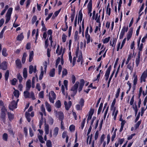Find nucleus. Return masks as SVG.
Masks as SVG:
<instances>
[{"label":"nucleus","instance_id":"obj_1","mask_svg":"<svg viewBox=\"0 0 147 147\" xmlns=\"http://www.w3.org/2000/svg\"><path fill=\"white\" fill-rule=\"evenodd\" d=\"M29 90H26L24 92V96L25 98H32L33 100L35 99L34 95L33 92L30 93L28 92Z\"/></svg>","mask_w":147,"mask_h":147},{"label":"nucleus","instance_id":"obj_2","mask_svg":"<svg viewBox=\"0 0 147 147\" xmlns=\"http://www.w3.org/2000/svg\"><path fill=\"white\" fill-rule=\"evenodd\" d=\"M79 82L77 81L74 86L71 88V90L73 91V93L71 95V96H74L76 94Z\"/></svg>","mask_w":147,"mask_h":147},{"label":"nucleus","instance_id":"obj_3","mask_svg":"<svg viewBox=\"0 0 147 147\" xmlns=\"http://www.w3.org/2000/svg\"><path fill=\"white\" fill-rule=\"evenodd\" d=\"M13 9L12 8H9L7 13L6 15V20L5 23H7L9 21L10 19V17L12 12V11Z\"/></svg>","mask_w":147,"mask_h":147},{"label":"nucleus","instance_id":"obj_4","mask_svg":"<svg viewBox=\"0 0 147 147\" xmlns=\"http://www.w3.org/2000/svg\"><path fill=\"white\" fill-rule=\"evenodd\" d=\"M1 118H2L3 120H5L6 116L5 112H7V110L5 106H3L1 108Z\"/></svg>","mask_w":147,"mask_h":147},{"label":"nucleus","instance_id":"obj_5","mask_svg":"<svg viewBox=\"0 0 147 147\" xmlns=\"http://www.w3.org/2000/svg\"><path fill=\"white\" fill-rule=\"evenodd\" d=\"M17 102H16L15 100H13L9 104V109L13 111L15 109L17 108Z\"/></svg>","mask_w":147,"mask_h":147},{"label":"nucleus","instance_id":"obj_6","mask_svg":"<svg viewBox=\"0 0 147 147\" xmlns=\"http://www.w3.org/2000/svg\"><path fill=\"white\" fill-rule=\"evenodd\" d=\"M147 76V68L146 70L144 71L142 73L140 78V82L142 83L143 81L144 82H146V78Z\"/></svg>","mask_w":147,"mask_h":147},{"label":"nucleus","instance_id":"obj_7","mask_svg":"<svg viewBox=\"0 0 147 147\" xmlns=\"http://www.w3.org/2000/svg\"><path fill=\"white\" fill-rule=\"evenodd\" d=\"M7 62L4 61L0 64V69H1L3 70H6L7 68Z\"/></svg>","mask_w":147,"mask_h":147},{"label":"nucleus","instance_id":"obj_8","mask_svg":"<svg viewBox=\"0 0 147 147\" xmlns=\"http://www.w3.org/2000/svg\"><path fill=\"white\" fill-rule=\"evenodd\" d=\"M80 83L78 88V91L80 92L82 90V88L84 84V79H82L80 80Z\"/></svg>","mask_w":147,"mask_h":147},{"label":"nucleus","instance_id":"obj_9","mask_svg":"<svg viewBox=\"0 0 147 147\" xmlns=\"http://www.w3.org/2000/svg\"><path fill=\"white\" fill-rule=\"evenodd\" d=\"M72 103L71 101H69L67 103L66 101H65L64 104L66 110H68L71 105Z\"/></svg>","mask_w":147,"mask_h":147},{"label":"nucleus","instance_id":"obj_10","mask_svg":"<svg viewBox=\"0 0 147 147\" xmlns=\"http://www.w3.org/2000/svg\"><path fill=\"white\" fill-rule=\"evenodd\" d=\"M133 28H131L130 29L127 34V39L128 40L131 37L133 33Z\"/></svg>","mask_w":147,"mask_h":147},{"label":"nucleus","instance_id":"obj_11","mask_svg":"<svg viewBox=\"0 0 147 147\" xmlns=\"http://www.w3.org/2000/svg\"><path fill=\"white\" fill-rule=\"evenodd\" d=\"M31 80H28L26 82V90H30L31 87Z\"/></svg>","mask_w":147,"mask_h":147},{"label":"nucleus","instance_id":"obj_12","mask_svg":"<svg viewBox=\"0 0 147 147\" xmlns=\"http://www.w3.org/2000/svg\"><path fill=\"white\" fill-rule=\"evenodd\" d=\"M45 133L46 135L48 134L49 133V126L48 124H46V120L45 121Z\"/></svg>","mask_w":147,"mask_h":147},{"label":"nucleus","instance_id":"obj_13","mask_svg":"<svg viewBox=\"0 0 147 147\" xmlns=\"http://www.w3.org/2000/svg\"><path fill=\"white\" fill-rule=\"evenodd\" d=\"M16 63L17 68L20 69L22 67V64L19 59H17L16 61Z\"/></svg>","mask_w":147,"mask_h":147},{"label":"nucleus","instance_id":"obj_14","mask_svg":"<svg viewBox=\"0 0 147 147\" xmlns=\"http://www.w3.org/2000/svg\"><path fill=\"white\" fill-rule=\"evenodd\" d=\"M57 115L58 116L59 119L61 121H62L64 118L63 113L61 112H59L57 113Z\"/></svg>","mask_w":147,"mask_h":147},{"label":"nucleus","instance_id":"obj_15","mask_svg":"<svg viewBox=\"0 0 147 147\" xmlns=\"http://www.w3.org/2000/svg\"><path fill=\"white\" fill-rule=\"evenodd\" d=\"M111 65H110L109 67L108 68V69H107V70L106 71V73H105V76L109 77V74H110V71H111Z\"/></svg>","mask_w":147,"mask_h":147},{"label":"nucleus","instance_id":"obj_16","mask_svg":"<svg viewBox=\"0 0 147 147\" xmlns=\"http://www.w3.org/2000/svg\"><path fill=\"white\" fill-rule=\"evenodd\" d=\"M45 104L46 108L47 109V111L49 112H50L51 110V105L47 102H45Z\"/></svg>","mask_w":147,"mask_h":147},{"label":"nucleus","instance_id":"obj_17","mask_svg":"<svg viewBox=\"0 0 147 147\" xmlns=\"http://www.w3.org/2000/svg\"><path fill=\"white\" fill-rule=\"evenodd\" d=\"M34 56V53L33 51H31L29 54V61L30 62H31L33 59Z\"/></svg>","mask_w":147,"mask_h":147},{"label":"nucleus","instance_id":"obj_18","mask_svg":"<svg viewBox=\"0 0 147 147\" xmlns=\"http://www.w3.org/2000/svg\"><path fill=\"white\" fill-rule=\"evenodd\" d=\"M24 38V36L23 35V33H21L20 35H18L17 37V40L19 41H21Z\"/></svg>","mask_w":147,"mask_h":147},{"label":"nucleus","instance_id":"obj_19","mask_svg":"<svg viewBox=\"0 0 147 147\" xmlns=\"http://www.w3.org/2000/svg\"><path fill=\"white\" fill-rule=\"evenodd\" d=\"M133 77L134 78L133 81V85H136L137 84L138 81L137 76L136 75V74H134L133 76Z\"/></svg>","mask_w":147,"mask_h":147},{"label":"nucleus","instance_id":"obj_20","mask_svg":"<svg viewBox=\"0 0 147 147\" xmlns=\"http://www.w3.org/2000/svg\"><path fill=\"white\" fill-rule=\"evenodd\" d=\"M55 69L54 68H53L51 70L49 73V75L51 77H53L55 76Z\"/></svg>","mask_w":147,"mask_h":147},{"label":"nucleus","instance_id":"obj_21","mask_svg":"<svg viewBox=\"0 0 147 147\" xmlns=\"http://www.w3.org/2000/svg\"><path fill=\"white\" fill-rule=\"evenodd\" d=\"M30 113L28 112H26L25 113V116L26 118L27 119V121L28 122H30L31 120V119L30 117Z\"/></svg>","mask_w":147,"mask_h":147},{"label":"nucleus","instance_id":"obj_22","mask_svg":"<svg viewBox=\"0 0 147 147\" xmlns=\"http://www.w3.org/2000/svg\"><path fill=\"white\" fill-rule=\"evenodd\" d=\"M9 72L8 70L6 71L5 74V80L6 81L8 80V78L9 76Z\"/></svg>","mask_w":147,"mask_h":147},{"label":"nucleus","instance_id":"obj_23","mask_svg":"<svg viewBox=\"0 0 147 147\" xmlns=\"http://www.w3.org/2000/svg\"><path fill=\"white\" fill-rule=\"evenodd\" d=\"M26 56V53L25 52L24 53L22 56V62L23 63H25Z\"/></svg>","mask_w":147,"mask_h":147},{"label":"nucleus","instance_id":"obj_24","mask_svg":"<svg viewBox=\"0 0 147 147\" xmlns=\"http://www.w3.org/2000/svg\"><path fill=\"white\" fill-rule=\"evenodd\" d=\"M2 54L4 57H6L8 54L7 53V50L5 48H3L2 51Z\"/></svg>","mask_w":147,"mask_h":147},{"label":"nucleus","instance_id":"obj_25","mask_svg":"<svg viewBox=\"0 0 147 147\" xmlns=\"http://www.w3.org/2000/svg\"><path fill=\"white\" fill-rule=\"evenodd\" d=\"M78 32L77 31H76L75 33L74 39V41H76L79 39V36H78Z\"/></svg>","mask_w":147,"mask_h":147},{"label":"nucleus","instance_id":"obj_26","mask_svg":"<svg viewBox=\"0 0 147 147\" xmlns=\"http://www.w3.org/2000/svg\"><path fill=\"white\" fill-rule=\"evenodd\" d=\"M23 75L24 77L26 78L27 76V70L26 68H24L23 69Z\"/></svg>","mask_w":147,"mask_h":147},{"label":"nucleus","instance_id":"obj_27","mask_svg":"<svg viewBox=\"0 0 147 147\" xmlns=\"http://www.w3.org/2000/svg\"><path fill=\"white\" fill-rule=\"evenodd\" d=\"M59 45H58L57 47V49L56 50V53L58 54L59 55H61V53H62V49H63L62 47H61V48L60 50L59 51V53H58V51L59 50Z\"/></svg>","mask_w":147,"mask_h":147},{"label":"nucleus","instance_id":"obj_28","mask_svg":"<svg viewBox=\"0 0 147 147\" xmlns=\"http://www.w3.org/2000/svg\"><path fill=\"white\" fill-rule=\"evenodd\" d=\"M8 117L9 120L10 121L12 120L14 118V115L13 114L10 113H8Z\"/></svg>","mask_w":147,"mask_h":147},{"label":"nucleus","instance_id":"obj_29","mask_svg":"<svg viewBox=\"0 0 147 147\" xmlns=\"http://www.w3.org/2000/svg\"><path fill=\"white\" fill-rule=\"evenodd\" d=\"M13 94L14 96L17 98H18L19 97V92L18 90H15L13 92Z\"/></svg>","mask_w":147,"mask_h":147},{"label":"nucleus","instance_id":"obj_30","mask_svg":"<svg viewBox=\"0 0 147 147\" xmlns=\"http://www.w3.org/2000/svg\"><path fill=\"white\" fill-rule=\"evenodd\" d=\"M133 108L134 110L135 114V115L136 116L138 111V109L137 108V105L136 104H135V106H134V105L133 106Z\"/></svg>","mask_w":147,"mask_h":147},{"label":"nucleus","instance_id":"obj_31","mask_svg":"<svg viewBox=\"0 0 147 147\" xmlns=\"http://www.w3.org/2000/svg\"><path fill=\"white\" fill-rule=\"evenodd\" d=\"M80 55L78 56V59L77 60V61L78 62H79L80 61H81L82 58V54L81 51L80 52Z\"/></svg>","mask_w":147,"mask_h":147},{"label":"nucleus","instance_id":"obj_32","mask_svg":"<svg viewBox=\"0 0 147 147\" xmlns=\"http://www.w3.org/2000/svg\"><path fill=\"white\" fill-rule=\"evenodd\" d=\"M59 130V128L57 127H56L55 128L54 130V132L53 135L54 136H56L58 134Z\"/></svg>","mask_w":147,"mask_h":147},{"label":"nucleus","instance_id":"obj_33","mask_svg":"<svg viewBox=\"0 0 147 147\" xmlns=\"http://www.w3.org/2000/svg\"><path fill=\"white\" fill-rule=\"evenodd\" d=\"M8 135L6 133H4L3 135V139L5 141H7V140Z\"/></svg>","mask_w":147,"mask_h":147},{"label":"nucleus","instance_id":"obj_34","mask_svg":"<svg viewBox=\"0 0 147 147\" xmlns=\"http://www.w3.org/2000/svg\"><path fill=\"white\" fill-rule=\"evenodd\" d=\"M86 39H87L86 42L87 44L89 43L90 41V36L89 34L85 35Z\"/></svg>","mask_w":147,"mask_h":147},{"label":"nucleus","instance_id":"obj_35","mask_svg":"<svg viewBox=\"0 0 147 147\" xmlns=\"http://www.w3.org/2000/svg\"><path fill=\"white\" fill-rule=\"evenodd\" d=\"M34 69V68L33 66L32 65H30L29 66V73L30 74H31L33 72V70Z\"/></svg>","mask_w":147,"mask_h":147},{"label":"nucleus","instance_id":"obj_36","mask_svg":"<svg viewBox=\"0 0 147 147\" xmlns=\"http://www.w3.org/2000/svg\"><path fill=\"white\" fill-rule=\"evenodd\" d=\"M46 145L47 147H52L51 141L49 140H48L46 142Z\"/></svg>","mask_w":147,"mask_h":147},{"label":"nucleus","instance_id":"obj_37","mask_svg":"<svg viewBox=\"0 0 147 147\" xmlns=\"http://www.w3.org/2000/svg\"><path fill=\"white\" fill-rule=\"evenodd\" d=\"M56 106L57 108H59L61 106V103L60 101L58 100L56 102Z\"/></svg>","mask_w":147,"mask_h":147},{"label":"nucleus","instance_id":"obj_38","mask_svg":"<svg viewBox=\"0 0 147 147\" xmlns=\"http://www.w3.org/2000/svg\"><path fill=\"white\" fill-rule=\"evenodd\" d=\"M17 77L18 79L19 80V82L21 83L22 80V78L20 74H18L17 75Z\"/></svg>","mask_w":147,"mask_h":147},{"label":"nucleus","instance_id":"obj_39","mask_svg":"<svg viewBox=\"0 0 147 147\" xmlns=\"http://www.w3.org/2000/svg\"><path fill=\"white\" fill-rule=\"evenodd\" d=\"M79 103L82 107L84 105V100L83 98H81L79 102Z\"/></svg>","mask_w":147,"mask_h":147},{"label":"nucleus","instance_id":"obj_40","mask_svg":"<svg viewBox=\"0 0 147 147\" xmlns=\"http://www.w3.org/2000/svg\"><path fill=\"white\" fill-rule=\"evenodd\" d=\"M50 95L51 96H52V98H53V99H56V94L53 91H51V92Z\"/></svg>","mask_w":147,"mask_h":147},{"label":"nucleus","instance_id":"obj_41","mask_svg":"<svg viewBox=\"0 0 147 147\" xmlns=\"http://www.w3.org/2000/svg\"><path fill=\"white\" fill-rule=\"evenodd\" d=\"M140 58L136 57V63L137 67H138L140 62Z\"/></svg>","mask_w":147,"mask_h":147},{"label":"nucleus","instance_id":"obj_42","mask_svg":"<svg viewBox=\"0 0 147 147\" xmlns=\"http://www.w3.org/2000/svg\"><path fill=\"white\" fill-rule=\"evenodd\" d=\"M38 138L41 143H45V141L43 140V138L41 136H38Z\"/></svg>","mask_w":147,"mask_h":147},{"label":"nucleus","instance_id":"obj_43","mask_svg":"<svg viewBox=\"0 0 147 147\" xmlns=\"http://www.w3.org/2000/svg\"><path fill=\"white\" fill-rule=\"evenodd\" d=\"M75 15V11H74L71 15V22H73L74 18Z\"/></svg>","mask_w":147,"mask_h":147},{"label":"nucleus","instance_id":"obj_44","mask_svg":"<svg viewBox=\"0 0 147 147\" xmlns=\"http://www.w3.org/2000/svg\"><path fill=\"white\" fill-rule=\"evenodd\" d=\"M83 15L82 12V10H80L79 13V16L78 18V24H79V17H82Z\"/></svg>","mask_w":147,"mask_h":147},{"label":"nucleus","instance_id":"obj_45","mask_svg":"<svg viewBox=\"0 0 147 147\" xmlns=\"http://www.w3.org/2000/svg\"><path fill=\"white\" fill-rule=\"evenodd\" d=\"M91 129H92V127H91V126H90V127L89 128V129L88 130V131L87 132V136H88L87 138V142H88V138L89 137V135H88L90 133L91 131Z\"/></svg>","mask_w":147,"mask_h":147},{"label":"nucleus","instance_id":"obj_46","mask_svg":"<svg viewBox=\"0 0 147 147\" xmlns=\"http://www.w3.org/2000/svg\"><path fill=\"white\" fill-rule=\"evenodd\" d=\"M67 73V70L66 69L64 68L62 71V76H63L66 75Z\"/></svg>","mask_w":147,"mask_h":147},{"label":"nucleus","instance_id":"obj_47","mask_svg":"<svg viewBox=\"0 0 147 147\" xmlns=\"http://www.w3.org/2000/svg\"><path fill=\"white\" fill-rule=\"evenodd\" d=\"M37 20V17L36 16H34L32 19V23L33 24L36 22Z\"/></svg>","mask_w":147,"mask_h":147},{"label":"nucleus","instance_id":"obj_48","mask_svg":"<svg viewBox=\"0 0 147 147\" xmlns=\"http://www.w3.org/2000/svg\"><path fill=\"white\" fill-rule=\"evenodd\" d=\"M67 37V36L65 34H63L62 35V41L63 42H65L66 40V38Z\"/></svg>","mask_w":147,"mask_h":147},{"label":"nucleus","instance_id":"obj_49","mask_svg":"<svg viewBox=\"0 0 147 147\" xmlns=\"http://www.w3.org/2000/svg\"><path fill=\"white\" fill-rule=\"evenodd\" d=\"M16 81L17 80L15 78L13 79L12 80H11V84L13 85H15L16 84Z\"/></svg>","mask_w":147,"mask_h":147},{"label":"nucleus","instance_id":"obj_50","mask_svg":"<svg viewBox=\"0 0 147 147\" xmlns=\"http://www.w3.org/2000/svg\"><path fill=\"white\" fill-rule=\"evenodd\" d=\"M49 100L52 103H54V100H55V99H53V98H52V97L51 96V95H50V93H49Z\"/></svg>","mask_w":147,"mask_h":147},{"label":"nucleus","instance_id":"obj_51","mask_svg":"<svg viewBox=\"0 0 147 147\" xmlns=\"http://www.w3.org/2000/svg\"><path fill=\"white\" fill-rule=\"evenodd\" d=\"M110 37H109L108 38H105L103 41V43H106L108 42L110 40Z\"/></svg>","mask_w":147,"mask_h":147},{"label":"nucleus","instance_id":"obj_52","mask_svg":"<svg viewBox=\"0 0 147 147\" xmlns=\"http://www.w3.org/2000/svg\"><path fill=\"white\" fill-rule=\"evenodd\" d=\"M131 54L129 55V56H128L127 59V60L126 61V62L125 64L126 65L128 64L129 63V60L131 59Z\"/></svg>","mask_w":147,"mask_h":147},{"label":"nucleus","instance_id":"obj_53","mask_svg":"<svg viewBox=\"0 0 147 147\" xmlns=\"http://www.w3.org/2000/svg\"><path fill=\"white\" fill-rule=\"evenodd\" d=\"M128 27H126L125 26H124L123 27V28L121 30V31L125 32H127L128 30Z\"/></svg>","mask_w":147,"mask_h":147},{"label":"nucleus","instance_id":"obj_54","mask_svg":"<svg viewBox=\"0 0 147 147\" xmlns=\"http://www.w3.org/2000/svg\"><path fill=\"white\" fill-rule=\"evenodd\" d=\"M105 138V135L102 134L100 138V144H101L102 142L104 141V139Z\"/></svg>","mask_w":147,"mask_h":147},{"label":"nucleus","instance_id":"obj_55","mask_svg":"<svg viewBox=\"0 0 147 147\" xmlns=\"http://www.w3.org/2000/svg\"><path fill=\"white\" fill-rule=\"evenodd\" d=\"M92 0H90L88 4V6L90 9V10L91 8H92Z\"/></svg>","mask_w":147,"mask_h":147},{"label":"nucleus","instance_id":"obj_56","mask_svg":"<svg viewBox=\"0 0 147 147\" xmlns=\"http://www.w3.org/2000/svg\"><path fill=\"white\" fill-rule=\"evenodd\" d=\"M141 122L140 121H139L137 122V123L135 125V127L136 128V129L138 128L139 127L141 123Z\"/></svg>","mask_w":147,"mask_h":147},{"label":"nucleus","instance_id":"obj_57","mask_svg":"<svg viewBox=\"0 0 147 147\" xmlns=\"http://www.w3.org/2000/svg\"><path fill=\"white\" fill-rule=\"evenodd\" d=\"M76 78L75 76L74 75H72L71 80L73 84H74L75 82Z\"/></svg>","mask_w":147,"mask_h":147},{"label":"nucleus","instance_id":"obj_58","mask_svg":"<svg viewBox=\"0 0 147 147\" xmlns=\"http://www.w3.org/2000/svg\"><path fill=\"white\" fill-rule=\"evenodd\" d=\"M49 123L51 125H52L53 123V119L51 117L49 118Z\"/></svg>","mask_w":147,"mask_h":147},{"label":"nucleus","instance_id":"obj_59","mask_svg":"<svg viewBox=\"0 0 147 147\" xmlns=\"http://www.w3.org/2000/svg\"><path fill=\"white\" fill-rule=\"evenodd\" d=\"M120 88H119L117 90V92H116V94L115 95V97L116 98H118L119 96V93L120 92Z\"/></svg>","mask_w":147,"mask_h":147},{"label":"nucleus","instance_id":"obj_60","mask_svg":"<svg viewBox=\"0 0 147 147\" xmlns=\"http://www.w3.org/2000/svg\"><path fill=\"white\" fill-rule=\"evenodd\" d=\"M60 60V58L59 57H58L55 63L56 67H57V66L59 64Z\"/></svg>","mask_w":147,"mask_h":147},{"label":"nucleus","instance_id":"obj_61","mask_svg":"<svg viewBox=\"0 0 147 147\" xmlns=\"http://www.w3.org/2000/svg\"><path fill=\"white\" fill-rule=\"evenodd\" d=\"M75 129V126L73 125H71L69 127V130L71 131H74Z\"/></svg>","mask_w":147,"mask_h":147},{"label":"nucleus","instance_id":"obj_62","mask_svg":"<svg viewBox=\"0 0 147 147\" xmlns=\"http://www.w3.org/2000/svg\"><path fill=\"white\" fill-rule=\"evenodd\" d=\"M125 34V32L121 31L120 34L119 36V38L120 39H121L123 38V36Z\"/></svg>","mask_w":147,"mask_h":147},{"label":"nucleus","instance_id":"obj_63","mask_svg":"<svg viewBox=\"0 0 147 147\" xmlns=\"http://www.w3.org/2000/svg\"><path fill=\"white\" fill-rule=\"evenodd\" d=\"M99 133L98 131H97L95 133L94 136V139L95 140H96L98 138V136Z\"/></svg>","mask_w":147,"mask_h":147},{"label":"nucleus","instance_id":"obj_64","mask_svg":"<svg viewBox=\"0 0 147 147\" xmlns=\"http://www.w3.org/2000/svg\"><path fill=\"white\" fill-rule=\"evenodd\" d=\"M39 96L40 98H43L44 97V92L41 91L39 94Z\"/></svg>","mask_w":147,"mask_h":147}]
</instances>
